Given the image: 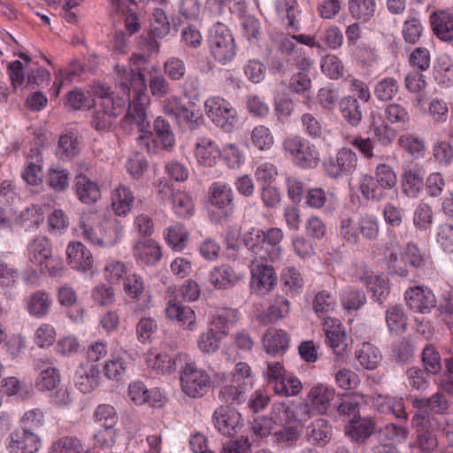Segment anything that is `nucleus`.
Returning a JSON list of instances; mask_svg holds the SVG:
<instances>
[{"instance_id": "nucleus-43", "label": "nucleus", "mask_w": 453, "mask_h": 453, "mask_svg": "<svg viewBox=\"0 0 453 453\" xmlns=\"http://www.w3.org/2000/svg\"><path fill=\"white\" fill-rule=\"evenodd\" d=\"M342 118L351 126L357 127L362 119V110L358 100L353 96L343 97L340 102Z\"/></svg>"}, {"instance_id": "nucleus-35", "label": "nucleus", "mask_w": 453, "mask_h": 453, "mask_svg": "<svg viewBox=\"0 0 453 453\" xmlns=\"http://www.w3.org/2000/svg\"><path fill=\"white\" fill-rule=\"evenodd\" d=\"M355 356L359 365L366 370H374L382 360L380 349L370 342L362 343Z\"/></svg>"}, {"instance_id": "nucleus-10", "label": "nucleus", "mask_w": 453, "mask_h": 453, "mask_svg": "<svg viewBox=\"0 0 453 453\" xmlns=\"http://www.w3.org/2000/svg\"><path fill=\"white\" fill-rule=\"evenodd\" d=\"M334 396L335 390L334 388L322 383L314 385L307 395L303 414L309 418L316 414H326Z\"/></svg>"}, {"instance_id": "nucleus-51", "label": "nucleus", "mask_w": 453, "mask_h": 453, "mask_svg": "<svg viewBox=\"0 0 453 453\" xmlns=\"http://www.w3.org/2000/svg\"><path fill=\"white\" fill-rule=\"evenodd\" d=\"M250 141L252 145L259 150H268L274 143L271 130L264 125L257 126L251 130Z\"/></svg>"}, {"instance_id": "nucleus-15", "label": "nucleus", "mask_w": 453, "mask_h": 453, "mask_svg": "<svg viewBox=\"0 0 453 453\" xmlns=\"http://www.w3.org/2000/svg\"><path fill=\"white\" fill-rule=\"evenodd\" d=\"M425 169L418 164L403 167L401 186L403 193L409 198H417L424 188Z\"/></svg>"}, {"instance_id": "nucleus-32", "label": "nucleus", "mask_w": 453, "mask_h": 453, "mask_svg": "<svg viewBox=\"0 0 453 453\" xmlns=\"http://www.w3.org/2000/svg\"><path fill=\"white\" fill-rule=\"evenodd\" d=\"M220 150L209 138H201L196 144L195 155L197 162L203 166H213L220 157Z\"/></svg>"}, {"instance_id": "nucleus-12", "label": "nucleus", "mask_w": 453, "mask_h": 453, "mask_svg": "<svg viewBox=\"0 0 453 453\" xmlns=\"http://www.w3.org/2000/svg\"><path fill=\"white\" fill-rule=\"evenodd\" d=\"M209 202L218 208L224 217L229 219L234 211V191L229 184L215 181L209 188Z\"/></svg>"}, {"instance_id": "nucleus-62", "label": "nucleus", "mask_w": 453, "mask_h": 453, "mask_svg": "<svg viewBox=\"0 0 453 453\" xmlns=\"http://www.w3.org/2000/svg\"><path fill=\"white\" fill-rule=\"evenodd\" d=\"M275 9L282 19H287L288 27H295L297 3L296 0H275Z\"/></svg>"}, {"instance_id": "nucleus-16", "label": "nucleus", "mask_w": 453, "mask_h": 453, "mask_svg": "<svg viewBox=\"0 0 453 453\" xmlns=\"http://www.w3.org/2000/svg\"><path fill=\"white\" fill-rule=\"evenodd\" d=\"M376 424L371 418H352L343 427L344 435L353 443L365 444L375 431Z\"/></svg>"}, {"instance_id": "nucleus-42", "label": "nucleus", "mask_w": 453, "mask_h": 453, "mask_svg": "<svg viewBox=\"0 0 453 453\" xmlns=\"http://www.w3.org/2000/svg\"><path fill=\"white\" fill-rule=\"evenodd\" d=\"M349 14L356 19L366 22L370 20L376 10L375 0H349Z\"/></svg>"}, {"instance_id": "nucleus-55", "label": "nucleus", "mask_w": 453, "mask_h": 453, "mask_svg": "<svg viewBox=\"0 0 453 453\" xmlns=\"http://www.w3.org/2000/svg\"><path fill=\"white\" fill-rule=\"evenodd\" d=\"M421 359L424 364V369L431 374H438L441 369V357L437 349L430 344L425 346L422 350Z\"/></svg>"}, {"instance_id": "nucleus-63", "label": "nucleus", "mask_w": 453, "mask_h": 453, "mask_svg": "<svg viewBox=\"0 0 453 453\" xmlns=\"http://www.w3.org/2000/svg\"><path fill=\"white\" fill-rule=\"evenodd\" d=\"M366 303L364 293L351 288H346L342 295V304L347 311H357Z\"/></svg>"}, {"instance_id": "nucleus-49", "label": "nucleus", "mask_w": 453, "mask_h": 453, "mask_svg": "<svg viewBox=\"0 0 453 453\" xmlns=\"http://www.w3.org/2000/svg\"><path fill=\"white\" fill-rule=\"evenodd\" d=\"M397 143L416 159L422 158L425 155L424 141L412 134L400 135Z\"/></svg>"}, {"instance_id": "nucleus-33", "label": "nucleus", "mask_w": 453, "mask_h": 453, "mask_svg": "<svg viewBox=\"0 0 453 453\" xmlns=\"http://www.w3.org/2000/svg\"><path fill=\"white\" fill-rule=\"evenodd\" d=\"M289 343V338L288 334L276 328H270L263 338V344L265 351L272 355L284 353Z\"/></svg>"}, {"instance_id": "nucleus-26", "label": "nucleus", "mask_w": 453, "mask_h": 453, "mask_svg": "<svg viewBox=\"0 0 453 453\" xmlns=\"http://www.w3.org/2000/svg\"><path fill=\"white\" fill-rule=\"evenodd\" d=\"M82 136L74 128L65 129L58 137V149L61 150V158L73 159L81 150Z\"/></svg>"}, {"instance_id": "nucleus-27", "label": "nucleus", "mask_w": 453, "mask_h": 453, "mask_svg": "<svg viewBox=\"0 0 453 453\" xmlns=\"http://www.w3.org/2000/svg\"><path fill=\"white\" fill-rule=\"evenodd\" d=\"M134 256L141 263L152 265L160 260L162 253L160 247L154 240L143 239L134 245Z\"/></svg>"}, {"instance_id": "nucleus-31", "label": "nucleus", "mask_w": 453, "mask_h": 453, "mask_svg": "<svg viewBox=\"0 0 453 453\" xmlns=\"http://www.w3.org/2000/svg\"><path fill=\"white\" fill-rule=\"evenodd\" d=\"M166 317L186 325L188 330H194L196 326V314L194 311L175 300H170L165 308Z\"/></svg>"}, {"instance_id": "nucleus-25", "label": "nucleus", "mask_w": 453, "mask_h": 453, "mask_svg": "<svg viewBox=\"0 0 453 453\" xmlns=\"http://www.w3.org/2000/svg\"><path fill=\"white\" fill-rule=\"evenodd\" d=\"M412 406L434 416L445 414L449 408V403L442 393L436 392L429 397L414 398Z\"/></svg>"}, {"instance_id": "nucleus-4", "label": "nucleus", "mask_w": 453, "mask_h": 453, "mask_svg": "<svg viewBox=\"0 0 453 453\" xmlns=\"http://www.w3.org/2000/svg\"><path fill=\"white\" fill-rule=\"evenodd\" d=\"M282 148L292 162L301 168H315L319 163V152L316 145L300 135L286 138Z\"/></svg>"}, {"instance_id": "nucleus-1", "label": "nucleus", "mask_w": 453, "mask_h": 453, "mask_svg": "<svg viewBox=\"0 0 453 453\" xmlns=\"http://www.w3.org/2000/svg\"><path fill=\"white\" fill-rule=\"evenodd\" d=\"M115 71L121 95H115L110 87L97 81L89 85L90 93L101 100L92 116L91 126L97 131H109L128 103L127 111L120 122L121 127L127 129L134 124L140 131L150 134L146 113L150 98L146 94L144 75L133 69L128 71L119 65H115Z\"/></svg>"}, {"instance_id": "nucleus-7", "label": "nucleus", "mask_w": 453, "mask_h": 453, "mask_svg": "<svg viewBox=\"0 0 453 453\" xmlns=\"http://www.w3.org/2000/svg\"><path fill=\"white\" fill-rule=\"evenodd\" d=\"M170 32V23L165 12L156 8L150 19V30L146 36L140 39V48L148 54H157L159 43L157 38H163Z\"/></svg>"}, {"instance_id": "nucleus-19", "label": "nucleus", "mask_w": 453, "mask_h": 453, "mask_svg": "<svg viewBox=\"0 0 453 453\" xmlns=\"http://www.w3.org/2000/svg\"><path fill=\"white\" fill-rule=\"evenodd\" d=\"M243 279V274L229 265L215 266L209 273L208 280L216 289H229Z\"/></svg>"}, {"instance_id": "nucleus-45", "label": "nucleus", "mask_w": 453, "mask_h": 453, "mask_svg": "<svg viewBox=\"0 0 453 453\" xmlns=\"http://www.w3.org/2000/svg\"><path fill=\"white\" fill-rule=\"evenodd\" d=\"M434 211L432 206L425 202L419 203L413 212V225L421 232L430 230L434 224Z\"/></svg>"}, {"instance_id": "nucleus-13", "label": "nucleus", "mask_w": 453, "mask_h": 453, "mask_svg": "<svg viewBox=\"0 0 453 453\" xmlns=\"http://www.w3.org/2000/svg\"><path fill=\"white\" fill-rule=\"evenodd\" d=\"M28 255L31 263L40 266L41 273L56 275L54 261L49 241L45 237H37L28 245Z\"/></svg>"}, {"instance_id": "nucleus-47", "label": "nucleus", "mask_w": 453, "mask_h": 453, "mask_svg": "<svg viewBox=\"0 0 453 453\" xmlns=\"http://www.w3.org/2000/svg\"><path fill=\"white\" fill-rule=\"evenodd\" d=\"M290 311V302L283 296H278L274 302L268 307L262 317L265 324L274 323L277 320L286 317Z\"/></svg>"}, {"instance_id": "nucleus-23", "label": "nucleus", "mask_w": 453, "mask_h": 453, "mask_svg": "<svg viewBox=\"0 0 453 453\" xmlns=\"http://www.w3.org/2000/svg\"><path fill=\"white\" fill-rule=\"evenodd\" d=\"M187 354L180 353L175 357H170L166 353L150 352L146 356L147 365L156 371L157 373H171L173 371L179 372L177 362L181 359L182 362L186 360Z\"/></svg>"}, {"instance_id": "nucleus-17", "label": "nucleus", "mask_w": 453, "mask_h": 453, "mask_svg": "<svg viewBox=\"0 0 453 453\" xmlns=\"http://www.w3.org/2000/svg\"><path fill=\"white\" fill-rule=\"evenodd\" d=\"M123 226L117 219H108L98 226L99 236L92 237V231H85V240L99 247H111L116 244L122 234Z\"/></svg>"}, {"instance_id": "nucleus-60", "label": "nucleus", "mask_w": 453, "mask_h": 453, "mask_svg": "<svg viewBox=\"0 0 453 453\" xmlns=\"http://www.w3.org/2000/svg\"><path fill=\"white\" fill-rule=\"evenodd\" d=\"M336 296L326 290L319 291L313 300V310L318 316L333 311L336 307Z\"/></svg>"}, {"instance_id": "nucleus-61", "label": "nucleus", "mask_w": 453, "mask_h": 453, "mask_svg": "<svg viewBox=\"0 0 453 453\" xmlns=\"http://www.w3.org/2000/svg\"><path fill=\"white\" fill-rule=\"evenodd\" d=\"M423 26L417 13L411 14L404 21L403 27V35L404 40L410 43H415L422 35Z\"/></svg>"}, {"instance_id": "nucleus-18", "label": "nucleus", "mask_w": 453, "mask_h": 453, "mask_svg": "<svg viewBox=\"0 0 453 453\" xmlns=\"http://www.w3.org/2000/svg\"><path fill=\"white\" fill-rule=\"evenodd\" d=\"M39 446L40 439L33 431L19 427L10 434L7 449L10 453H35Z\"/></svg>"}, {"instance_id": "nucleus-29", "label": "nucleus", "mask_w": 453, "mask_h": 453, "mask_svg": "<svg viewBox=\"0 0 453 453\" xmlns=\"http://www.w3.org/2000/svg\"><path fill=\"white\" fill-rule=\"evenodd\" d=\"M239 320V311L237 309L230 307H218L212 315L211 321V327L217 330L219 334L226 336L229 330Z\"/></svg>"}, {"instance_id": "nucleus-34", "label": "nucleus", "mask_w": 453, "mask_h": 453, "mask_svg": "<svg viewBox=\"0 0 453 453\" xmlns=\"http://www.w3.org/2000/svg\"><path fill=\"white\" fill-rule=\"evenodd\" d=\"M359 190L362 196L372 202H380L385 199L388 192L380 184L374 176L365 174L362 176L359 183Z\"/></svg>"}, {"instance_id": "nucleus-57", "label": "nucleus", "mask_w": 453, "mask_h": 453, "mask_svg": "<svg viewBox=\"0 0 453 453\" xmlns=\"http://www.w3.org/2000/svg\"><path fill=\"white\" fill-rule=\"evenodd\" d=\"M224 337L225 335L219 334L217 330L211 327L200 334L197 341L198 348L203 353H214L219 349L220 342Z\"/></svg>"}, {"instance_id": "nucleus-2", "label": "nucleus", "mask_w": 453, "mask_h": 453, "mask_svg": "<svg viewBox=\"0 0 453 453\" xmlns=\"http://www.w3.org/2000/svg\"><path fill=\"white\" fill-rule=\"evenodd\" d=\"M177 365L181 389L188 396L202 397L210 390L212 386L210 375L206 371L197 368L188 355L184 362L179 359Z\"/></svg>"}, {"instance_id": "nucleus-46", "label": "nucleus", "mask_w": 453, "mask_h": 453, "mask_svg": "<svg viewBox=\"0 0 453 453\" xmlns=\"http://www.w3.org/2000/svg\"><path fill=\"white\" fill-rule=\"evenodd\" d=\"M165 239L173 250L181 251L187 246L188 233L182 225L176 224L166 229Z\"/></svg>"}, {"instance_id": "nucleus-36", "label": "nucleus", "mask_w": 453, "mask_h": 453, "mask_svg": "<svg viewBox=\"0 0 453 453\" xmlns=\"http://www.w3.org/2000/svg\"><path fill=\"white\" fill-rule=\"evenodd\" d=\"M153 132L163 149L171 151L174 148L176 143L175 134L172 126L164 117L158 116L155 119Z\"/></svg>"}, {"instance_id": "nucleus-30", "label": "nucleus", "mask_w": 453, "mask_h": 453, "mask_svg": "<svg viewBox=\"0 0 453 453\" xmlns=\"http://www.w3.org/2000/svg\"><path fill=\"white\" fill-rule=\"evenodd\" d=\"M333 427L328 420L318 418L306 428V437L310 442L319 446L326 445L332 439Z\"/></svg>"}, {"instance_id": "nucleus-52", "label": "nucleus", "mask_w": 453, "mask_h": 453, "mask_svg": "<svg viewBox=\"0 0 453 453\" xmlns=\"http://www.w3.org/2000/svg\"><path fill=\"white\" fill-rule=\"evenodd\" d=\"M363 281L366 288L372 292V298L375 302L382 303L389 294V288L384 280L375 275H366Z\"/></svg>"}, {"instance_id": "nucleus-37", "label": "nucleus", "mask_w": 453, "mask_h": 453, "mask_svg": "<svg viewBox=\"0 0 453 453\" xmlns=\"http://www.w3.org/2000/svg\"><path fill=\"white\" fill-rule=\"evenodd\" d=\"M281 289L288 296L299 294L303 287V280L299 271L293 267H286L280 274Z\"/></svg>"}, {"instance_id": "nucleus-9", "label": "nucleus", "mask_w": 453, "mask_h": 453, "mask_svg": "<svg viewBox=\"0 0 453 453\" xmlns=\"http://www.w3.org/2000/svg\"><path fill=\"white\" fill-rule=\"evenodd\" d=\"M327 176L338 179L351 174L357 166V157L349 148H342L334 156L329 157L323 163Z\"/></svg>"}, {"instance_id": "nucleus-14", "label": "nucleus", "mask_w": 453, "mask_h": 453, "mask_svg": "<svg viewBox=\"0 0 453 453\" xmlns=\"http://www.w3.org/2000/svg\"><path fill=\"white\" fill-rule=\"evenodd\" d=\"M407 306L414 312L428 313L436 306V298L427 287L415 286L407 288L404 293Z\"/></svg>"}, {"instance_id": "nucleus-56", "label": "nucleus", "mask_w": 453, "mask_h": 453, "mask_svg": "<svg viewBox=\"0 0 453 453\" xmlns=\"http://www.w3.org/2000/svg\"><path fill=\"white\" fill-rule=\"evenodd\" d=\"M359 234L368 241H375L380 233L379 220L372 214H365L357 221Z\"/></svg>"}, {"instance_id": "nucleus-58", "label": "nucleus", "mask_w": 453, "mask_h": 453, "mask_svg": "<svg viewBox=\"0 0 453 453\" xmlns=\"http://www.w3.org/2000/svg\"><path fill=\"white\" fill-rule=\"evenodd\" d=\"M50 305L49 295L44 291H37L27 301L28 312L35 317L44 316Z\"/></svg>"}, {"instance_id": "nucleus-41", "label": "nucleus", "mask_w": 453, "mask_h": 453, "mask_svg": "<svg viewBox=\"0 0 453 453\" xmlns=\"http://www.w3.org/2000/svg\"><path fill=\"white\" fill-rule=\"evenodd\" d=\"M385 118L392 125L403 129H407L411 122V115L408 109L398 104L392 103L385 108Z\"/></svg>"}, {"instance_id": "nucleus-21", "label": "nucleus", "mask_w": 453, "mask_h": 453, "mask_svg": "<svg viewBox=\"0 0 453 453\" xmlns=\"http://www.w3.org/2000/svg\"><path fill=\"white\" fill-rule=\"evenodd\" d=\"M372 404L380 413L387 415L391 414L398 419H408V414L405 411L404 402L401 397L377 394L372 396Z\"/></svg>"}, {"instance_id": "nucleus-44", "label": "nucleus", "mask_w": 453, "mask_h": 453, "mask_svg": "<svg viewBox=\"0 0 453 453\" xmlns=\"http://www.w3.org/2000/svg\"><path fill=\"white\" fill-rule=\"evenodd\" d=\"M40 373L36 379V388L41 391L52 390L56 388V369L52 363L40 360L37 364Z\"/></svg>"}, {"instance_id": "nucleus-54", "label": "nucleus", "mask_w": 453, "mask_h": 453, "mask_svg": "<svg viewBox=\"0 0 453 453\" xmlns=\"http://www.w3.org/2000/svg\"><path fill=\"white\" fill-rule=\"evenodd\" d=\"M399 91L398 81L393 77L380 80L374 88V95L380 101L392 100Z\"/></svg>"}, {"instance_id": "nucleus-39", "label": "nucleus", "mask_w": 453, "mask_h": 453, "mask_svg": "<svg viewBox=\"0 0 453 453\" xmlns=\"http://www.w3.org/2000/svg\"><path fill=\"white\" fill-rule=\"evenodd\" d=\"M242 241L250 252L251 258H258V254H261L263 257H268V248L264 247L263 244L262 229L251 228L242 235Z\"/></svg>"}, {"instance_id": "nucleus-20", "label": "nucleus", "mask_w": 453, "mask_h": 453, "mask_svg": "<svg viewBox=\"0 0 453 453\" xmlns=\"http://www.w3.org/2000/svg\"><path fill=\"white\" fill-rule=\"evenodd\" d=\"M323 331L328 345L337 356H340L347 347L346 334L342 323L336 319L327 317L324 319Z\"/></svg>"}, {"instance_id": "nucleus-64", "label": "nucleus", "mask_w": 453, "mask_h": 453, "mask_svg": "<svg viewBox=\"0 0 453 453\" xmlns=\"http://www.w3.org/2000/svg\"><path fill=\"white\" fill-rule=\"evenodd\" d=\"M436 242L448 253H453V225L442 223L438 226Z\"/></svg>"}, {"instance_id": "nucleus-50", "label": "nucleus", "mask_w": 453, "mask_h": 453, "mask_svg": "<svg viewBox=\"0 0 453 453\" xmlns=\"http://www.w3.org/2000/svg\"><path fill=\"white\" fill-rule=\"evenodd\" d=\"M386 322L390 332L403 333L406 330L407 316L401 306L395 305L386 311Z\"/></svg>"}, {"instance_id": "nucleus-24", "label": "nucleus", "mask_w": 453, "mask_h": 453, "mask_svg": "<svg viewBox=\"0 0 453 453\" xmlns=\"http://www.w3.org/2000/svg\"><path fill=\"white\" fill-rule=\"evenodd\" d=\"M66 257L69 265L73 269L88 271L92 268V254L81 242L70 243L66 248Z\"/></svg>"}, {"instance_id": "nucleus-48", "label": "nucleus", "mask_w": 453, "mask_h": 453, "mask_svg": "<svg viewBox=\"0 0 453 453\" xmlns=\"http://www.w3.org/2000/svg\"><path fill=\"white\" fill-rule=\"evenodd\" d=\"M430 374L424 368L409 367L405 371L406 385L415 390H425L429 386Z\"/></svg>"}, {"instance_id": "nucleus-6", "label": "nucleus", "mask_w": 453, "mask_h": 453, "mask_svg": "<svg viewBox=\"0 0 453 453\" xmlns=\"http://www.w3.org/2000/svg\"><path fill=\"white\" fill-rule=\"evenodd\" d=\"M250 258V273L252 288L262 294L272 291L277 284V275L269 257Z\"/></svg>"}, {"instance_id": "nucleus-22", "label": "nucleus", "mask_w": 453, "mask_h": 453, "mask_svg": "<svg viewBox=\"0 0 453 453\" xmlns=\"http://www.w3.org/2000/svg\"><path fill=\"white\" fill-rule=\"evenodd\" d=\"M429 22L434 34L441 41H453V13L438 10L430 14Z\"/></svg>"}, {"instance_id": "nucleus-38", "label": "nucleus", "mask_w": 453, "mask_h": 453, "mask_svg": "<svg viewBox=\"0 0 453 453\" xmlns=\"http://www.w3.org/2000/svg\"><path fill=\"white\" fill-rule=\"evenodd\" d=\"M134 197L129 188L119 185L111 196V206L118 216H125L130 211Z\"/></svg>"}, {"instance_id": "nucleus-5", "label": "nucleus", "mask_w": 453, "mask_h": 453, "mask_svg": "<svg viewBox=\"0 0 453 453\" xmlns=\"http://www.w3.org/2000/svg\"><path fill=\"white\" fill-rule=\"evenodd\" d=\"M207 117L226 133L233 131L237 122V111L232 104L220 96L209 97L204 103Z\"/></svg>"}, {"instance_id": "nucleus-28", "label": "nucleus", "mask_w": 453, "mask_h": 453, "mask_svg": "<svg viewBox=\"0 0 453 453\" xmlns=\"http://www.w3.org/2000/svg\"><path fill=\"white\" fill-rule=\"evenodd\" d=\"M74 187L79 200L83 203H94L101 197L98 184L82 173L76 175Z\"/></svg>"}, {"instance_id": "nucleus-53", "label": "nucleus", "mask_w": 453, "mask_h": 453, "mask_svg": "<svg viewBox=\"0 0 453 453\" xmlns=\"http://www.w3.org/2000/svg\"><path fill=\"white\" fill-rule=\"evenodd\" d=\"M173 210L180 218H189L194 212V203L189 195L176 190L172 199Z\"/></svg>"}, {"instance_id": "nucleus-8", "label": "nucleus", "mask_w": 453, "mask_h": 453, "mask_svg": "<svg viewBox=\"0 0 453 453\" xmlns=\"http://www.w3.org/2000/svg\"><path fill=\"white\" fill-rule=\"evenodd\" d=\"M207 42L210 51L214 56L233 57L236 54L233 35L221 22H217L211 27Z\"/></svg>"}, {"instance_id": "nucleus-11", "label": "nucleus", "mask_w": 453, "mask_h": 453, "mask_svg": "<svg viewBox=\"0 0 453 453\" xmlns=\"http://www.w3.org/2000/svg\"><path fill=\"white\" fill-rule=\"evenodd\" d=\"M215 428L224 436L233 437L243 426L241 413L229 406H219L213 413Z\"/></svg>"}, {"instance_id": "nucleus-40", "label": "nucleus", "mask_w": 453, "mask_h": 453, "mask_svg": "<svg viewBox=\"0 0 453 453\" xmlns=\"http://www.w3.org/2000/svg\"><path fill=\"white\" fill-rule=\"evenodd\" d=\"M282 239L283 233L280 228L272 227L267 231L263 230V244L264 247L268 248V257L271 262L280 260L282 253L280 243Z\"/></svg>"}, {"instance_id": "nucleus-59", "label": "nucleus", "mask_w": 453, "mask_h": 453, "mask_svg": "<svg viewBox=\"0 0 453 453\" xmlns=\"http://www.w3.org/2000/svg\"><path fill=\"white\" fill-rule=\"evenodd\" d=\"M124 290L126 294L133 299L144 297V302L149 301V296L145 295L143 280L136 273L130 274L125 279Z\"/></svg>"}, {"instance_id": "nucleus-3", "label": "nucleus", "mask_w": 453, "mask_h": 453, "mask_svg": "<svg viewBox=\"0 0 453 453\" xmlns=\"http://www.w3.org/2000/svg\"><path fill=\"white\" fill-rule=\"evenodd\" d=\"M416 434V444L421 453H434L439 446L436 431L441 428L440 420L433 415L417 411L411 420Z\"/></svg>"}]
</instances>
